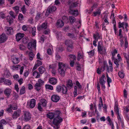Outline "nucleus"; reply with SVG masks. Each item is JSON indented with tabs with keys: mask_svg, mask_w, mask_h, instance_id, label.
<instances>
[{
	"mask_svg": "<svg viewBox=\"0 0 129 129\" xmlns=\"http://www.w3.org/2000/svg\"><path fill=\"white\" fill-rule=\"evenodd\" d=\"M59 71L61 75L64 76L67 68H68L67 65L63 62H59L58 64Z\"/></svg>",
	"mask_w": 129,
	"mask_h": 129,
	"instance_id": "obj_1",
	"label": "nucleus"
},
{
	"mask_svg": "<svg viewBox=\"0 0 129 129\" xmlns=\"http://www.w3.org/2000/svg\"><path fill=\"white\" fill-rule=\"evenodd\" d=\"M62 121V119L60 116L54 117L53 121V127L55 129H58L60 127L59 124Z\"/></svg>",
	"mask_w": 129,
	"mask_h": 129,
	"instance_id": "obj_2",
	"label": "nucleus"
},
{
	"mask_svg": "<svg viewBox=\"0 0 129 129\" xmlns=\"http://www.w3.org/2000/svg\"><path fill=\"white\" fill-rule=\"evenodd\" d=\"M36 40L33 39L28 44L27 48L29 50H31L33 49H36Z\"/></svg>",
	"mask_w": 129,
	"mask_h": 129,
	"instance_id": "obj_3",
	"label": "nucleus"
},
{
	"mask_svg": "<svg viewBox=\"0 0 129 129\" xmlns=\"http://www.w3.org/2000/svg\"><path fill=\"white\" fill-rule=\"evenodd\" d=\"M65 44L67 46V51L69 52L72 51L74 48L73 43L72 41L69 40L66 41Z\"/></svg>",
	"mask_w": 129,
	"mask_h": 129,
	"instance_id": "obj_4",
	"label": "nucleus"
},
{
	"mask_svg": "<svg viewBox=\"0 0 129 129\" xmlns=\"http://www.w3.org/2000/svg\"><path fill=\"white\" fill-rule=\"evenodd\" d=\"M9 14L11 16H8L7 17V21L9 22V24H11L13 22V18H15L16 16L14 14V12L12 11L9 12Z\"/></svg>",
	"mask_w": 129,
	"mask_h": 129,
	"instance_id": "obj_5",
	"label": "nucleus"
},
{
	"mask_svg": "<svg viewBox=\"0 0 129 129\" xmlns=\"http://www.w3.org/2000/svg\"><path fill=\"white\" fill-rule=\"evenodd\" d=\"M56 9V8L55 6H49L48 7L46 12L45 15L47 16L50 13H51L55 11Z\"/></svg>",
	"mask_w": 129,
	"mask_h": 129,
	"instance_id": "obj_6",
	"label": "nucleus"
},
{
	"mask_svg": "<svg viewBox=\"0 0 129 129\" xmlns=\"http://www.w3.org/2000/svg\"><path fill=\"white\" fill-rule=\"evenodd\" d=\"M21 111L20 110H18L15 111L12 114V117L13 119H16L19 117L21 114Z\"/></svg>",
	"mask_w": 129,
	"mask_h": 129,
	"instance_id": "obj_7",
	"label": "nucleus"
},
{
	"mask_svg": "<svg viewBox=\"0 0 129 129\" xmlns=\"http://www.w3.org/2000/svg\"><path fill=\"white\" fill-rule=\"evenodd\" d=\"M7 39L5 34H3L0 35V43H2L5 42Z\"/></svg>",
	"mask_w": 129,
	"mask_h": 129,
	"instance_id": "obj_8",
	"label": "nucleus"
},
{
	"mask_svg": "<svg viewBox=\"0 0 129 129\" xmlns=\"http://www.w3.org/2000/svg\"><path fill=\"white\" fill-rule=\"evenodd\" d=\"M5 29L6 33L8 35H10L12 34L13 32L12 28L7 26L6 27Z\"/></svg>",
	"mask_w": 129,
	"mask_h": 129,
	"instance_id": "obj_9",
	"label": "nucleus"
},
{
	"mask_svg": "<svg viewBox=\"0 0 129 129\" xmlns=\"http://www.w3.org/2000/svg\"><path fill=\"white\" fill-rule=\"evenodd\" d=\"M11 60L14 64H18L19 62V60L18 58L14 56H11Z\"/></svg>",
	"mask_w": 129,
	"mask_h": 129,
	"instance_id": "obj_10",
	"label": "nucleus"
},
{
	"mask_svg": "<svg viewBox=\"0 0 129 129\" xmlns=\"http://www.w3.org/2000/svg\"><path fill=\"white\" fill-rule=\"evenodd\" d=\"M24 34L23 33H17L16 35V41H19L24 36Z\"/></svg>",
	"mask_w": 129,
	"mask_h": 129,
	"instance_id": "obj_11",
	"label": "nucleus"
},
{
	"mask_svg": "<svg viewBox=\"0 0 129 129\" xmlns=\"http://www.w3.org/2000/svg\"><path fill=\"white\" fill-rule=\"evenodd\" d=\"M31 117L30 113L28 112H26L24 114V119L26 121H28L30 119Z\"/></svg>",
	"mask_w": 129,
	"mask_h": 129,
	"instance_id": "obj_12",
	"label": "nucleus"
},
{
	"mask_svg": "<svg viewBox=\"0 0 129 129\" xmlns=\"http://www.w3.org/2000/svg\"><path fill=\"white\" fill-rule=\"evenodd\" d=\"M60 98L59 96L56 95H53L51 97L52 101L55 102H57L59 100Z\"/></svg>",
	"mask_w": 129,
	"mask_h": 129,
	"instance_id": "obj_13",
	"label": "nucleus"
},
{
	"mask_svg": "<svg viewBox=\"0 0 129 129\" xmlns=\"http://www.w3.org/2000/svg\"><path fill=\"white\" fill-rule=\"evenodd\" d=\"M50 83L53 85H55L57 82V79L55 78L52 77L50 78L49 80Z\"/></svg>",
	"mask_w": 129,
	"mask_h": 129,
	"instance_id": "obj_14",
	"label": "nucleus"
},
{
	"mask_svg": "<svg viewBox=\"0 0 129 129\" xmlns=\"http://www.w3.org/2000/svg\"><path fill=\"white\" fill-rule=\"evenodd\" d=\"M64 23L63 21L61 20H57L56 24V25L57 28L62 27L64 25Z\"/></svg>",
	"mask_w": 129,
	"mask_h": 129,
	"instance_id": "obj_15",
	"label": "nucleus"
},
{
	"mask_svg": "<svg viewBox=\"0 0 129 129\" xmlns=\"http://www.w3.org/2000/svg\"><path fill=\"white\" fill-rule=\"evenodd\" d=\"M68 2L69 5V8L71 9L76 7L77 6V4H78L76 2L73 3H71L70 0Z\"/></svg>",
	"mask_w": 129,
	"mask_h": 129,
	"instance_id": "obj_16",
	"label": "nucleus"
},
{
	"mask_svg": "<svg viewBox=\"0 0 129 129\" xmlns=\"http://www.w3.org/2000/svg\"><path fill=\"white\" fill-rule=\"evenodd\" d=\"M47 23L46 22H44L43 23L41 26H40L39 27H38L37 29L39 31L43 29H46L47 28Z\"/></svg>",
	"mask_w": 129,
	"mask_h": 129,
	"instance_id": "obj_17",
	"label": "nucleus"
},
{
	"mask_svg": "<svg viewBox=\"0 0 129 129\" xmlns=\"http://www.w3.org/2000/svg\"><path fill=\"white\" fill-rule=\"evenodd\" d=\"M98 50L99 52H100V53L102 54H105L106 52V49L104 48L103 50L101 46H98Z\"/></svg>",
	"mask_w": 129,
	"mask_h": 129,
	"instance_id": "obj_18",
	"label": "nucleus"
},
{
	"mask_svg": "<svg viewBox=\"0 0 129 129\" xmlns=\"http://www.w3.org/2000/svg\"><path fill=\"white\" fill-rule=\"evenodd\" d=\"M36 101L34 99H32L31 100L29 103V107L31 108H34L36 105Z\"/></svg>",
	"mask_w": 129,
	"mask_h": 129,
	"instance_id": "obj_19",
	"label": "nucleus"
},
{
	"mask_svg": "<svg viewBox=\"0 0 129 129\" xmlns=\"http://www.w3.org/2000/svg\"><path fill=\"white\" fill-rule=\"evenodd\" d=\"M72 9L69 8V13L72 14L73 16H76L78 14V11L77 10H72Z\"/></svg>",
	"mask_w": 129,
	"mask_h": 129,
	"instance_id": "obj_20",
	"label": "nucleus"
},
{
	"mask_svg": "<svg viewBox=\"0 0 129 129\" xmlns=\"http://www.w3.org/2000/svg\"><path fill=\"white\" fill-rule=\"evenodd\" d=\"M12 92L11 89L9 88H6L4 91L5 94L8 97H9Z\"/></svg>",
	"mask_w": 129,
	"mask_h": 129,
	"instance_id": "obj_21",
	"label": "nucleus"
},
{
	"mask_svg": "<svg viewBox=\"0 0 129 129\" xmlns=\"http://www.w3.org/2000/svg\"><path fill=\"white\" fill-rule=\"evenodd\" d=\"M72 82V80H69L67 83L66 85V86L69 89H71L72 87L73 84Z\"/></svg>",
	"mask_w": 129,
	"mask_h": 129,
	"instance_id": "obj_22",
	"label": "nucleus"
},
{
	"mask_svg": "<svg viewBox=\"0 0 129 129\" xmlns=\"http://www.w3.org/2000/svg\"><path fill=\"white\" fill-rule=\"evenodd\" d=\"M68 88L66 86L64 85H62V87L61 89L62 93L64 94H68L67 91Z\"/></svg>",
	"mask_w": 129,
	"mask_h": 129,
	"instance_id": "obj_23",
	"label": "nucleus"
},
{
	"mask_svg": "<svg viewBox=\"0 0 129 129\" xmlns=\"http://www.w3.org/2000/svg\"><path fill=\"white\" fill-rule=\"evenodd\" d=\"M39 103L42 105L43 107H45L46 106L47 101L45 99H42L41 100L40 102Z\"/></svg>",
	"mask_w": 129,
	"mask_h": 129,
	"instance_id": "obj_24",
	"label": "nucleus"
},
{
	"mask_svg": "<svg viewBox=\"0 0 129 129\" xmlns=\"http://www.w3.org/2000/svg\"><path fill=\"white\" fill-rule=\"evenodd\" d=\"M124 57L126 60L127 63L129 65V56L128 54L124 52L123 53Z\"/></svg>",
	"mask_w": 129,
	"mask_h": 129,
	"instance_id": "obj_25",
	"label": "nucleus"
},
{
	"mask_svg": "<svg viewBox=\"0 0 129 129\" xmlns=\"http://www.w3.org/2000/svg\"><path fill=\"white\" fill-rule=\"evenodd\" d=\"M28 55L30 60H33V58L34 57L35 55L33 52H29Z\"/></svg>",
	"mask_w": 129,
	"mask_h": 129,
	"instance_id": "obj_26",
	"label": "nucleus"
},
{
	"mask_svg": "<svg viewBox=\"0 0 129 129\" xmlns=\"http://www.w3.org/2000/svg\"><path fill=\"white\" fill-rule=\"evenodd\" d=\"M33 76H35L36 78H39L40 77V75L39 72H37L36 71H35L33 73Z\"/></svg>",
	"mask_w": 129,
	"mask_h": 129,
	"instance_id": "obj_27",
	"label": "nucleus"
},
{
	"mask_svg": "<svg viewBox=\"0 0 129 129\" xmlns=\"http://www.w3.org/2000/svg\"><path fill=\"white\" fill-rule=\"evenodd\" d=\"M40 84H38V83H36L35 86V87L36 89L38 91L40 89L41 86H42Z\"/></svg>",
	"mask_w": 129,
	"mask_h": 129,
	"instance_id": "obj_28",
	"label": "nucleus"
},
{
	"mask_svg": "<svg viewBox=\"0 0 129 129\" xmlns=\"http://www.w3.org/2000/svg\"><path fill=\"white\" fill-rule=\"evenodd\" d=\"M93 13L94 14L93 16L94 17L96 16L97 14L100 15L101 13V10L100 9H97L96 11L93 12Z\"/></svg>",
	"mask_w": 129,
	"mask_h": 129,
	"instance_id": "obj_29",
	"label": "nucleus"
},
{
	"mask_svg": "<svg viewBox=\"0 0 129 129\" xmlns=\"http://www.w3.org/2000/svg\"><path fill=\"white\" fill-rule=\"evenodd\" d=\"M113 59L114 60V63L116 65V68H118L119 66V63L120 61H119L116 58H114V59Z\"/></svg>",
	"mask_w": 129,
	"mask_h": 129,
	"instance_id": "obj_30",
	"label": "nucleus"
},
{
	"mask_svg": "<svg viewBox=\"0 0 129 129\" xmlns=\"http://www.w3.org/2000/svg\"><path fill=\"white\" fill-rule=\"evenodd\" d=\"M45 69L43 67L40 66L38 68V70L41 74H43L44 72Z\"/></svg>",
	"mask_w": 129,
	"mask_h": 129,
	"instance_id": "obj_31",
	"label": "nucleus"
},
{
	"mask_svg": "<svg viewBox=\"0 0 129 129\" xmlns=\"http://www.w3.org/2000/svg\"><path fill=\"white\" fill-rule=\"evenodd\" d=\"M29 40V39L28 37H25L22 39V42L24 44H26L28 42Z\"/></svg>",
	"mask_w": 129,
	"mask_h": 129,
	"instance_id": "obj_32",
	"label": "nucleus"
},
{
	"mask_svg": "<svg viewBox=\"0 0 129 129\" xmlns=\"http://www.w3.org/2000/svg\"><path fill=\"white\" fill-rule=\"evenodd\" d=\"M61 113V112L59 110H56L53 113L54 117H58L59 116V114Z\"/></svg>",
	"mask_w": 129,
	"mask_h": 129,
	"instance_id": "obj_33",
	"label": "nucleus"
},
{
	"mask_svg": "<svg viewBox=\"0 0 129 129\" xmlns=\"http://www.w3.org/2000/svg\"><path fill=\"white\" fill-rule=\"evenodd\" d=\"M47 117L51 119L54 118L53 113H50L47 114Z\"/></svg>",
	"mask_w": 129,
	"mask_h": 129,
	"instance_id": "obj_34",
	"label": "nucleus"
},
{
	"mask_svg": "<svg viewBox=\"0 0 129 129\" xmlns=\"http://www.w3.org/2000/svg\"><path fill=\"white\" fill-rule=\"evenodd\" d=\"M25 92V87L24 86L22 87L20 90V95H21Z\"/></svg>",
	"mask_w": 129,
	"mask_h": 129,
	"instance_id": "obj_35",
	"label": "nucleus"
},
{
	"mask_svg": "<svg viewBox=\"0 0 129 129\" xmlns=\"http://www.w3.org/2000/svg\"><path fill=\"white\" fill-rule=\"evenodd\" d=\"M93 36L95 40L97 41L98 39L100 38V36L98 33H97L95 34H94Z\"/></svg>",
	"mask_w": 129,
	"mask_h": 129,
	"instance_id": "obj_36",
	"label": "nucleus"
},
{
	"mask_svg": "<svg viewBox=\"0 0 129 129\" xmlns=\"http://www.w3.org/2000/svg\"><path fill=\"white\" fill-rule=\"evenodd\" d=\"M69 57L70 59H72L74 60H76V57L75 55L70 54L69 55Z\"/></svg>",
	"mask_w": 129,
	"mask_h": 129,
	"instance_id": "obj_37",
	"label": "nucleus"
},
{
	"mask_svg": "<svg viewBox=\"0 0 129 129\" xmlns=\"http://www.w3.org/2000/svg\"><path fill=\"white\" fill-rule=\"evenodd\" d=\"M114 111L116 114H119V111L117 105H115V107L114 108Z\"/></svg>",
	"mask_w": 129,
	"mask_h": 129,
	"instance_id": "obj_38",
	"label": "nucleus"
},
{
	"mask_svg": "<svg viewBox=\"0 0 129 129\" xmlns=\"http://www.w3.org/2000/svg\"><path fill=\"white\" fill-rule=\"evenodd\" d=\"M62 87V85L61 86L60 85H58L56 86V90L58 92H59L61 90Z\"/></svg>",
	"mask_w": 129,
	"mask_h": 129,
	"instance_id": "obj_39",
	"label": "nucleus"
},
{
	"mask_svg": "<svg viewBox=\"0 0 129 129\" xmlns=\"http://www.w3.org/2000/svg\"><path fill=\"white\" fill-rule=\"evenodd\" d=\"M112 55V59H114V58H116L114 56L115 55V54H117V51L116 49H114L113 50V51L111 52Z\"/></svg>",
	"mask_w": 129,
	"mask_h": 129,
	"instance_id": "obj_40",
	"label": "nucleus"
},
{
	"mask_svg": "<svg viewBox=\"0 0 129 129\" xmlns=\"http://www.w3.org/2000/svg\"><path fill=\"white\" fill-rule=\"evenodd\" d=\"M21 10L23 13L24 14H25L26 11L25 6L24 5H23L21 7Z\"/></svg>",
	"mask_w": 129,
	"mask_h": 129,
	"instance_id": "obj_41",
	"label": "nucleus"
},
{
	"mask_svg": "<svg viewBox=\"0 0 129 129\" xmlns=\"http://www.w3.org/2000/svg\"><path fill=\"white\" fill-rule=\"evenodd\" d=\"M69 19L70 22L71 23H74L76 21V19L73 16H70Z\"/></svg>",
	"mask_w": 129,
	"mask_h": 129,
	"instance_id": "obj_42",
	"label": "nucleus"
},
{
	"mask_svg": "<svg viewBox=\"0 0 129 129\" xmlns=\"http://www.w3.org/2000/svg\"><path fill=\"white\" fill-rule=\"evenodd\" d=\"M13 9L14 10L16 14H17L19 11V7L18 6H16L13 8Z\"/></svg>",
	"mask_w": 129,
	"mask_h": 129,
	"instance_id": "obj_43",
	"label": "nucleus"
},
{
	"mask_svg": "<svg viewBox=\"0 0 129 129\" xmlns=\"http://www.w3.org/2000/svg\"><path fill=\"white\" fill-rule=\"evenodd\" d=\"M45 87L47 89H48L51 90H53V86L50 85L46 84L45 85Z\"/></svg>",
	"mask_w": 129,
	"mask_h": 129,
	"instance_id": "obj_44",
	"label": "nucleus"
},
{
	"mask_svg": "<svg viewBox=\"0 0 129 129\" xmlns=\"http://www.w3.org/2000/svg\"><path fill=\"white\" fill-rule=\"evenodd\" d=\"M36 28L35 27L33 28H31V32L32 33V34L33 36H35L36 35Z\"/></svg>",
	"mask_w": 129,
	"mask_h": 129,
	"instance_id": "obj_45",
	"label": "nucleus"
},
{
	"mask_svg": "<svg viewBox=\"0 0 129 129\" xmlns=\"http://www.w3.org/2000/svg\"><path fill=\"white\" fill-rule=\"evenodd\" d=\"M8 107H9L7 109L6 111L8 113H10L12 110V105H9Z\"/></svg>",
	"mask_w": 129,
	"mask_h": 129,
	"instance_id": "obj_46",
	"label": "nucleus"
},
{
	"mask_svg": "<svg viewBox=\"0 0 129 129\" xmlns=\"http://www.w3.org/2000/svg\"><path fill=\"white\" fill-rule=\"evenodd\" d=\"M119 77L121 78H123L124 77V74L123 73L121 72H119L118 73Z\"/></svg>",
	"mask_w": 129,
	"mask_h": 129,
	"instance_id": "obj_47",
	"label": "nucleus"
},
{
	"mask_svg": "<svg viewBox=\"0 0 129 129\" xmlns=\"http://www.w3.org/2000/svg\"><path fill=\"white\" fill-rule=\"evenodd\" d=\"M77 60L78 61H79L80 59L82 57V55L79 52H78L77 56Z\"/></svg>",
	"mask_w": 129,
	"mask_h": 129,
	"instance_id": "obj_48",
	"label": "nucleus"
},
{
	"mask_svg": "<svg viewBox=\"0 0 129 129\" xmlns=\"http://www.w3.org/2000/svg\"><path fill=\"white\" fill-rule=\"evenodd\" d=\"M37 63L36 64V65H37V66H39L42 65V62L39 60H37Z\"/></svg>",
	"mask_w": 129,
	"mask_h": 129,
	"instance_id": "obj_49",
	"label": "nucleus"
},
{
	"mask_svg": "<svg viewBox=\"0 0 129 129\" xmlns=\"http://www.w3.org/2000/svg\"><path fill=\"white\" fill-rule=\"evenodd\" d=\"M119 24L118 27L119 28L122 27L123 28V29H124L123 25H124V23L123 22L122 23H121L120 22L119 23Z\"/></svg>",
	"mask_w": 129,
	"mask_h": 129,
	"instance_id": "obj_50",
	"label": "nucleus"
},
{
	"mask_svg": "<svg viewBox=\"0 0 129 129\" xmlns=\"http://www.w3.org/2000/svg\"><path fill=\"white\" fill-rule=\"evenodd\" d=\"M5 17V14L3 12H0V18H4Z\"/></svg>",
	"mask_w": 129,
	"mask_h": 129,
	"instance_id": "obj_51",
	"label": "nucleus"
},
{
	"mask_svg": "<svg viewBox=\"0 0 129 129\" xmlns=\"http://www.w3.org/2000/svg\"><path fill=\"white\" fill-rule=\"evenodd\" d=\"M38 109L40 111H43V109L41 106V105L40 103H38Z\"/></svg>",
	"mask_w": 129,
	"mask_h": 129,
	"instance_id": "obj_52",
	"label": "nucleus"
},
{
	"mask_svg": "<svg viewBox=\"0 0 129 129\" xmlns=\"http://www.w3.org/2000/svg\"><path fill=\"white\" fill-rule=\"evenodd\" d=\"M88 54L91 56H93L94 54V51L93 50H92L90 52H88Z\"/></svg>",
	"mask_w": 129,
	"mask_h": 129,
	"instance_id": "obj_53",
	"label": "nucleus"
},
{
	"mask_svg": "<svg viewBox=\"0 0 129 129\" xmlns=\"http://www.w3.org/2000/svg\"><path fill=\"white\" fill-rule=\"evenodd\" d=\"M12 69L13 70H15L16 69H17L19 67H20L19 65H17L16 66H12Z\"/></svg>",
	"mask_w": 129,
	"mask_h": 129,
	"instance_id": "obj_54",
	"label": "nucleus"
},
{
	"mask_svg": "<svg viewBox=\"0 0 129 129\" xmlns=\"http://www.w3.org/2000/svg\"><path fill=\"white\" fill-rule=\"evenodd\" d=\"M125 47L126 48L127 47H128V43L127 41V37H125Z\"/></svg>",
	"mask_w": 129,
	"mask_h": 129,
	"instance_id": "obj_55",
	"label": "nucleus"
},
{
	"mask_svg": "<svg viewBox=\"0 0 129 129\" xmlns=\"http://www.w3.org/2000/svg\"><path fill=\"white\" fill-rule=\"evenodd\" d=\"M41 17V14L39 13H38L37 14L36 19L37 20H39Z\"/></svg>",
	"mask_w": 129,
	"mask_h": 129,
	"instance_id": "obj_56",
	"label": "nucleus"
},
{
	"mask_svg": "<svg viewBox=\"0 0 129 129\" xmlns=\"http://www.w3.org/2000/svg\"><path fill=\"white\" fill-rule=\"evenodd\" d=\"M76 85L78 86V87L80 89L82 88L81 86L80 85L78 81H76Z\"/></svg>",
	"mask_w": 129,
	"mask_h": 129,
	"instance_id": "obj_57",
	"label": "nucleus"
},
{
	"mask_svg": "<svg viewBox=\"0 0 129 129\" xmlns=\"http://www.w3.org/2000/svg\"><path fill=\"white\" fill-rule=\"evenodd\" d=\"M105 82L104 80H102V79H100L99 82L101 85L105 84Z\"/></svg>",
	"mask_w": 129,
	"mask_h": 129,
	"instance_id": "obj_58",
	"label": "nucleus"
},
{
	"mask_svg": "<svg viewBox=\"0 0 129 129\" xmlns=\"http://www.w3.org/2000/svg\"><path fill=\"white\" fill-rule=\"evenodd\" d=\"M38 84H41L40 85H42L44 83V82L41 79H39L38 80Z\"/></svg>",
	"mask_w": 129,
	"mask_h": 129,
	"instance_id": "obj_59",
	"label": "nucleus"
},
{
	"mask_svg": "<svg viewBox=\"0 0 129 129\" xmlns=\"http://www.w3.org/2000/svg\"><path fill=\"white\" fill-rule=\"evenodd\" d=\"M81 69L80 64H77L76 67V69L78 71H80Z\"/></svg>",
	"mask_w": 129,
	"mask_h": 129,
	"instance_id": "obj_60",
	"label": "nucleus"
},
{
	"mask_svg": "<svg viewBox=\"0 0 129 129\" xmlns=\"http://www.w3.org/2000/svg\"><path fill=\"white\" fill-rule=\"evenodd\" d=\"M23 18V16L21 14H20L18 16V19L20 20H21Z\"/></svg>",
	"mask_w": 129,
	"mask_h": 129,
	"instance_id": "obj_61",
	"label": "nucleus"
},
{
	"mask_svg": "<svg viewBox=\"0 0 129 129\" xmlns=\"http://www.w3.org/2000/svg\"><path fill=\"white\" fill-rule=\"evenodd\" d=\"M62 19L64 21H66L67 22H68V17L66 16H63L62 17Z\"/></svg>",
	"mask_w": 129,
	"mask_h": 129,
	"instance_id": "obj_62",
	"label": "nucleus"
},
{
	"mask_svg": "<svg viewBox=\"0 0 129 129\" xmlns=\"http://www.w3.org/2000/svg\"><path fill=\"white\" fill-rule=\"evenodd\" d=\"M0 123H1L2 124H7V122L5 119H3L1 120Z\"/></svg>",
	"mask_w": 129,
	"mask_h": 129,
	"instance_id": "obj_63",
	"label": "nucleus"
},
{
	"mask_svg": "<svg viewBox=\"0 0 129 129\" xmlns=\"http://www.w3.org/2000/svg\"><path fill=\"white\" fill-rule=\"evenodd\" d=\"M68 36L70 37L71 38H74L75 37V35L74 34H71L70 33H68Z\"/></svg>",
	"mask_w": 129,
	"mask_h": 129,
	"instance_id": "obj_64",
	"label": "nucleus"
}]
</instances>
